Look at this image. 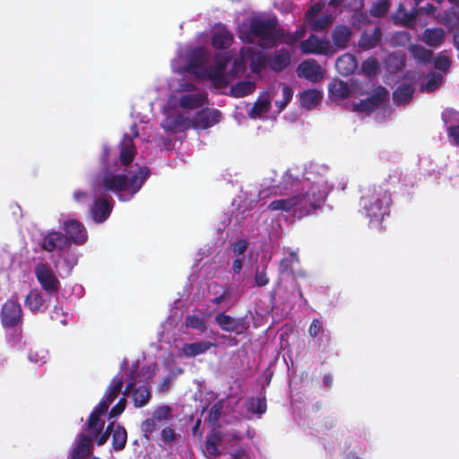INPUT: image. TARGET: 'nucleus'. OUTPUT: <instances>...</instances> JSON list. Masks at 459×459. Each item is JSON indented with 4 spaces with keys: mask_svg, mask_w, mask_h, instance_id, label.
Masks as SVG:
<instances>
[{
    "mask_svg": "<svg viewBox=\"0 0 459 459\" xmlns=\"http://www.w3.org/2000/svg\"><path fill=\"white\" fill-rule=\"evenodd\" d=\"M220 112L216 109L202 110L197 113H195L194 111L187 117L189 125L186 126H184L182 127H177L172 129L170 132H183L189 128L206 129L218 123L220 120Z\"/></svg>",
    "mask_w": 459,
    "mask_h": 459,
    "instance_id": "6e6552de",
    "label": "nucleus"
},
{
    "mask_svg": "<svg viewBox=\"0 0 459 459\" xmlns=\"http://www.w3.org/2000/svg\"><path fill=\"white\" fill-rule=\"evenodd\" d=\"M264 94L268 96L270 100H274V103L278 108L279 112H281L291 100L293 91L290 86L281 82H277L272 86L269 92Z\"/></svg>",
    "mask_w": 459,
    "mask_h": 459,
    "instance_id": "a211bd4d",
    "label": "nucleus"
},
{
    "mask_svg": "<svg viewBox=\"0 0 459 459\" xmlns=\"http://www.w3.org/2000/svg\"><path fill=\"white\" fill-rule=\"evenodd\" d=\"M359 92V90L353 85L351 90L347 83L342 81L335 80L329 85L330 95L336 100H342L348 97L351 93Z\"/></svg>",
    "mask_w": 459,
    "mask_h": 459,
    "instance_id": "bb28decb",
    "label": "nucleus"
},
{
    "mask_svg": "<svg viewBox=\"0 0 459 459\" xmlns=\"http://www.w3.org/2000/svg\"><path fill=\"white\" fill-rule=\"evenodd\" d=\"M333 22V16L331 13H324L316 19L311 24L310 29H328Z\"/></svg>",
    "mask_w": 459,
    "mask_h": 459,
    "instance_id": "37998d69",
    "label": "nucleus"
},
{
    "mask_svg": "<svg viewBox=\"0 0 459 459\" xmlns=\"http://www.w3.org/2000/svg\"><path fill=\"white\" fill-rule=\"evenodd\" d=\"M379 69V64L375 58H368L362 64V71L368 76L375 75Z\"/></svg>",
    "mask_w": 459,
    "mask_h": 459,
    "instance_id": "09e8293b",
    "label": "nucleus"
},
{
    "mask_svg": "<svg viewBox=\"0 0 459 459\" xmlns=\"http://www.w3.org/2000/svg\"><path fill=\"white\" fill-rule=\"evenodd\" d=\"M271 101L267 95L264 93L261 95L258 100L254 103L249 110V117L251 118H264L270 110Z\"/></svg>",
    "mask_w": 459,
    "mask_h": 459,
    "instance_id": "a878e982",
    "label": "nucleus"
},
{
    "mask_svg": "<svg viewBox=\"0 0 459 459\" xmlns=\"http://www.w3.org/2000/svg\"><path fill=\"white\" fill-rule=\"evenodd\" d=\"M437 21L447 29H459V3L452 4L443 15H437Z\"/></svg>",
    "mask_w": 459,
    "mask_h": 459,
    "instance_id": "b1692460",
    "label": "nucleus"
},
{
    "mask_svg": "<svg viewBox=\"0 0 459 459\" xmlns=\"http://www.w3.org/2000/svg\"><path fill=\"white\" fill-rule=\"evenodd\" d=\"M391 198L380 186H369L363 192L360 200L362 214L368 219L370 228L380 227L385 216L389 215Z\"/></svg>",
    "mask_w": 459,
    "mask_h": 459,
    "instance_id": "423d86ee",
    "label": "nucleus"
},
{
    "mask_svg": "<svg viewBox=\"0 0 459 459\" xmlns=\"http://www.w3.org/2000/svg\"><path fill=\"white\" fill-rule=\"evenodd\" d=\"M209 293L211 294V301L217 305L229 307L231 305L230 292L217 283H211L209 286Z\"/></svg>",
    "mask_w": 459,
    "mask_h": 459,
    "instance_id": "5701e85b",
    "label": "nucleus"
},
{
    "mask_svg": "<svg viewBox=\"0 0 459 459\" xmlns=\"http://www.w3.org/2000/svg\"><path fill=\"white\" fill-rule=\"evenodd\" d=\"M222 443L221 436L215 431L210 433L205 441V455L208 457L218 456L221 452L219 450L220 445Z\"/></svg>",
    "mask_w": 459,
    "mask_h": 459,
    "instance_id": "c756f323",
    "label": "nucleus"
},
{
    "mask_svg": "<svg viewBox=\"0 0 459 459\" xmlns=\"http://www.w3.org/2000/svg\"><path fill=\"white\" fill-rule=\"evenodd\" d=\"M323 91L316 89H309L301 92L299 96L300 106L306 109H313L322 101Z\"/></svg>",
    "mask_w": 459,
    "mask_h": 459,
    "instance_id": "4be33fe9",
    "label": "nucleus"
},
{
    "mask_svg": "<svg viewBox=\"0 0 459 459\" xmlns=\"http://www.w3.org/2000/svg\"><path fill=\"white\" fill-rule=\"evenodd\" d=\"M95 189V198L90 204V214L92 220L97 223L104 222L110 215L113 209V199L110 196L97 194Z\"/></svg>",
    "mask_w": 459,
    "mask_h": 459,
    "instance_id": "9d476101",
    "label": "nucleus"
},
{
    "mask_svg": "<svg viewBox=\"0 0 459 459\" xmlns=\"http://www.w3.org/2000/svg\"><path fill=\"white\" fill-rule=\"evenodd\" d=\"M370 22L368 15L360 11L355 10L351 16V23L355 29H359L363 25H368Z\"/></svg>",
    "mask_w": 459,
    "mask_h": 459,
    "instance_id": "a18cd8bd",
    "label": "nucleus"
},
{
    "mask_svg": "<svg viewBox=\"0 0 459 459\" xmlns=\"http://www.w3.org/2000/svg\"><path fill=\"white\" fill-rule=\"evenodd\" d=\"M351 38V30H333V47L344 48Z\"/></svg>",
    "mask_w": 459,
    "mask_h": 459,
    "instance_id": "79ce46f5",
    "label": "nucleus"
},
{
    "mask_svg": "<svg viewBox=\"0 0 459 459\" xmlns=\"http://www.w3.org/2000/svg\"><path fill=\"white\" fill-rule=\"evenodd\" d=\"M255 88V82L251 81H242L231 87V92L235 97L240 98L253 92Z\"/></svg>",
    "mask_w": 459,
    "mask_h": 459,
    "instance_id": "473e14b6",
    "label": "nucleus"
},
{
    "mask_svg": "<svg viewBox=\"0 0 459 459\" xmlns=\"http://www.w3.org/2000/svg\"><path fill=\"white\" fill-rule=\"evenodd\" d=\"M48 359V352L45 351H40L39 352H36L35 354H30L29 359L33 362H46Z\"/></svg>",
    "mask_w": 459,
    "mask_h": 459,
    "instance_id": "bf43d9fd",
    "label": "nucleus"
},
{
    "mask_svg": "<svg viewBox=\"0 0 459 459\" xmlns=\"http://www.w3.org/2000/svg\"><path fill=\"white\" fill-rule=\"evenodd\" d=\"M392 18L394 25L407 28H413L418 19L415 7L412 11H407L403 4H399Z\"/></svg>",
    "mask_w": 459,
    "mask_h": 459,
    "instance_id": "412c9836",
    "label": "nucleus"
},
{
    "mask_svg": "<svg viewBox=\"0 0 459 459\" xmlns=\"http://www.w3.org/2000/svg\"><path fill=\"white\" fill-rule=\"evenodd\" d=\"M25 307L33 313L43 312L46 308L43 295L38 290H31L25 298Z\"/></svg>",
    "mask_w": 459,
    "mask_h": 459,
    "instance_id": "393cba45",
    "label": "nucleus"
},
{
    "mask_svg": "<svg viewBox=\"0 0 459 459\" xmlns=\"http://www.w3.org/2000/svg\"><path fill=\"white\" fill-rule=\"evenodd\" d=\"M185 325L186 328L195 329L201 333L205 332L207 329L204 318L197 315L187 316L185 320Z\"/></svg>",
    "mask_w": 459,
    "mask_h": 459,
    "instance_id": "c9c22d12",
    "label": "nucleus"
},
{
    "mask_svg": "<svg viewBox=\"0 0 459 459\" xmlns=\"http://www.w3.org/2000/svg\"><path fill=\"white\" fill-rule=\"evenodd\" d=\"M443 81V76L440 74L430 73L426 82L421 85V89L425 91L430 92L437 89Z\"/></svg>",
    "mask_w": 459,
    "mask_h": 459,
    "instance_id": "4c0bfd02",
    "label": "nucleus"
},
{
    "mask_svg": "<svg viewBox=\"0 0 459 459\" xmlns=\"http://www.w3.org/2000/svg\"><path fill=\"white\" fill-rule=\"evenodd\" d=\"M219 414H220L219 408L216 405L213 406L210 411L211 420L212 419L213 420H216L219 417Z\"/></svg>",
    "mask_w": 459,
    "mask_h": 459,
    "instance_id": "69168bd1",
    "label": "nucleus"
},
{
    "mask_svg": "<svg viewBox=\"0 0 459 459\" xmlns=\"http://www.w3.org/2000/svg\"><path fill=\"white\" fill-rule=\"evenodd\" d=\"M278 30H239V38L263 48H271L276 42Z\"/></svg>",
    "mask_w": 459,
    "mask_h": 459,
    "instance_id": "ddd939ff",
    "label": "nucleus"
},
{
    "mask_svg": "<svg viewBox=\"0 0 459 459\" xmlns=\"http://www.w3.org/2000/svg\"><path fill=\"white\" fill-rule=\"evenodd\" d=\"M269 280L264 271L257 270L255 276V282L257 286H264L268 283Z\"/></svg>",
    "mask_w": 459,
    "mask_h": 459,
    "instance_id": "4d7b16f0",
    "label": "nucleus"
},
{
    "mask_svg": "<svg viewBox=\"0 0 459 459\" xmlns=\"http://www.w3.org/2000/svg\"><path fill=\"white\" fill-rule=\"evenodd\" d=\"M244 455L245 452L243 450H239L236 453L230 454V459H241Z\"/></svg>",
    "mask_w": 459,
    "mask_h": 459,
    "instance_id": "774afa93",
    "label": "nucleus"
},
{
    "mask_svg": "<svg viewBox=\"0 0 459 459\" xmlns=\"http://www.w3.org/2000/svg\"><path fill=\"white\" fill-rule=\"evenodd\" d=\"M218 343L212 341H200L195 342H184L180 347L177 346V355L179 358H192L204 354Z\"/></svg>",
    "mask_w": 459,
    "mask_h": 459,
    "instance_id": "2eb2a0df",
    "label": "nucleus"
},
{
    "mask_svg": "<svg viewBox=\"0 0 459 459\" xmlns=\"http://www.w3.org/2000/svg\"><path fill=\"white\" fill-rule=\"evenodd\" d=\"M247 409L249 412L262 415L266 411V403L264 398H252L247 403Z\"/></svg>",
    "mask_w": 459,
    "mask_h": 459,
    "instance_id": "58836bf2",
    "label": "nucleus"
},
{
    "mask_svg": "<svg viewBox=\"0 0 459 459\" xmlns=\"http://www.w3.org/2000/svg\"><path fill=\"white\" fill-rule=\"evenodd\" d=\"M225 437H229L230 441H238L241 438L240 435L237 432L226 434Z\"/></svg>",
    "mask_w": 459,
    "mask_h": 459,
    "instance_id": "338daca9",
    "label": "nucleus"
},
{
    "mask_svg": "<svg viewBox=\"0 0 459 459\" xmlns=\"http://www.w3.org/2000/svg\"><path fill=\"white\" fill-rule=\"evenodd\" d=\"M322 331V325L317 319H314L309 326V334L313 337L316 336Z\"/></svg>",
    "mask_w": 459,
    "mask_h": 459,
    "instance_id": "680f3d73",
    "label": "nucleus"
},
{
    "mask_svg": "<svg viewBox=\"0 0 459 459\" xmlns=\"http://www.w3.org/2000/svg\"><path fill=\"white\" fill-rule=\"evenodd\" d=\"M231 56L228 52L220 54L212 65H208V54L203 47H186L171 62L176 75L168 85L170 94L164 106L165 119L161 126L166 131L189 125L187 117L207 102V93L198 85L200 79L210 81L215 87H224L233 79L226 67Z\"/></svg>",
    "mask_w": 459,
    "mask_h": 459,
    "instance_id": "f257e3e1",
    "label": "nucleus"
},
{
    "mask_svg": "<svg viewBox=\"0 0 459 459\" xmlns=\"http://www.w3.org/2000/svg\"><path fill=\"white\" fill-rule=\"evenodd\" d=\"M335 65L340 74L349 75L357 68V61L352 55L345 54L337 59Z\"/></svg>",
    "mask_w": 459,
    "mask_h": 459,
    "instance_id": "cd10ccee",
    "label": "nucleus"
},
{
    "mask_svg": "<svg viewBox=\"0 0 459 459\" xmlns=\"http://www.w3.org/2000/svg\"><path fill=\"white\" fill-rule=\"evenodd\" d=\"M421 38L427 45L437 47L444 40L445 35L443 30H424Z\"/></svg>",
    "mask_w": 459,
    "mask_h": 459,
    "instance_id": "72a5a7b5",
    "label": "nucleus"
},
{
    "mask_svg": "<svg viewBox=\"0 0 459 459\" xmlns=\"http://www.w3.org/2000/svg\"><path fill=\"white\" fill-rule=\"evenodd\" d=\"M414 7H415L418 18H420V16L421 14H427L429 16L433 15L436 19L437 17V15H435V12H436L437 8L434 6V4H432L430 3H428L426 5L421 6V7H419V5L418 6L415 5Z\"/></svg>",
    "mask_w": 459,
    "mask_h": 459,
    "instance_id": "3c124183",
    "label": "nucleus"
},
{
    "mask_svg": "<svg viewBox=\"0 0 459 459\" xmlns=\"http://www.w3.org/2000/svg\"><path fill=\"white\" fill-rule=\"evenodd\" d=\"M123 386V377L116 376L110 383L106 394L100 403L95 407L88 420L87 429L79 435L75 441L74 446L70 453V459H82L91 452L92 439L97 441L99 446L104 445L109 435H112V446L117 451L122 450L127 440V433L126 429L120 426L111 422L105 432L104 420L100 416L105 414L108 405L120 394Z\"/></svg>",
    "mask_w": 459,
    "mask_h": 459,
    "instance_id": "20e7f679",
    "label": "nucleus"
},
{
    "mask_svg": "<svg viewBox=\"0 0 459 459\" xmlns=\"http://www.w3.org/2000/svg\"><path fill=\"white\" fill-rule=\"evenodd\" d=\"M381 38L380 30H365L359 46L362 49H370L377 46Z\"/></svg>",
    "mask_w": 459,
    "mask_h": 459,
    "instance_id": "7c9ffc66",
    "label": "nucleus"
},
{
    "mask_svg": "<svg viewBox=\"0 0 459 459\" xmlns=\"http://www.w3.org/2000/svg\"><path fill=\"white\" fill-rule=\"evenodd\" d=\"M215 321L226 332H238L239 327L238 320L224 314L217 315Z\"/></svg>",
    "mask_w": 459,
    "mask_h": 459,
    "instance_id": "2f4dec72",
    "label": "nucleus"
},
{
    "mask_svg": "<svg viewBox=\"0 0 459 459\" xmlns=\"http://www.w3.org/2000/svg\"><path fill=\"white\" fill-rule=\"evenodd\" d=\"M131 132L132 135H124L116 152L103 145L104 171L97 179L98 188L116 193L122 202L132 199L149 177L147 167L131 164L136 152L133 142V137L138 135L135 125L132 126Z\"/></svg>",
    "mask_w": 459,
    "mask_h": 459,
    "instance_id": "7ed1b4c3",
    "label": "nucleus"
},
{
    "mask_svg": "<svg viewBox=\"0 0 459 459\" xmlns=\"http://www.w3.org/2000/svg\"><path fill=\"white\" fill-rule=\"evenodd\" d=\"M243 25L248 26V29H276L278 19L273 13L252 12L245 19Z\"/></svg>",
    "mask_w": 459,
    "mask_h": 459,
    "instance_id": "4468645a",
    "label": "nucleus"
},
{
    "mask_svg": "<svg viewBox=\"0 0 459 459\" xmlns=\"http://www.w3.org/2000/svg\"><path fill=\"white\" fill-rule=\"evenodd\" d=\"M161 437L164 442L170 444L176 441L178 435L173 429L167 427L162 429Z\"/></svg>",
    "mask_w": 459,
    "mask_h": 459,
    "instance_id": "864d4df0",
    "label": "nucleus"
},
{
    "mask_svg": "<svg viewBox=\"0 0 459 459\" xmlns=\"http://www.w3.org/2000/svg\"><path fill=\"white\" fill-rule=\"evenodd\" d=\"M390 5L389 0H377L372 4L369 13L371 16L376 18L384 17L387 13Z\"/></svg>",
    "mask_w": 459,
    "mask_h": 459,
    "instance_id": "f704fd0d",
    "label": "nucleus"
},
{
    "mask_svg": "<svg viewBox=\"0 0 459 459\" xmlns=\"http://www.w3.org/2000/svg\"><path fill=\"white\" fill-rule=\"evenodd\" d=\"M1 321L4 327H13L22 321V310L17 297H11L3 305Z\"/></svg>",
    "mask_w": 459,
    "mask_h": 459,
    "instance_id": "9b49d317",
    "label": "nucleus"
},
{
    "mask_svg": "<svg viewBox=\"0 0 459 459\" xmlns=\"http://www.w3.org/2000/svg\"><path fill=\"white\" fill-rule=\"evenodd\" d=\"M359 94H368V97L358 103H354L353 109L359 113L368 114L384 104L388 92L385 88L379 86L374 89L371 92L365 91L363 92H359Z\"/></svg>",
    "mask_w": 459,
    "mask_h": 459,
    "instance_id": "1a4fd4ad",
    "label": "nucleus"
},
{
    "mask_svg": "<svg viewBox=\"0 0 459 459\" xmlns=\"http://www.w3.org/2000/svg\"><path fill=\"white\" fill-rule=\"evenodd\" d=\"M74 199L78 204H85L88 201V194L84 191L76 190L74 192Z\"/></svg>",
    "mask_w": 459,
    "mask_h": 459,
    "instance_id": "e2e57ef3",
    "label": "nucleus"
},
{
    "mask_svg": "<svg viewBox=\"0 0 459 459\" xmlns=\"http://www.w3.org/2000/svg\"><path fill=\"white\" fill-rule=\"evenodd\" d=\"M414 88L411 83H402L393 94V98L395 103L398 105H403L408 103L413 95Z\"/></svg>",
    "mask_w": 459,
    "mask_h": 459,
    "instance_id": "c85d7f7f",
    "label": "nucleus"
},
{
    "mask_svg": "<svg viewBox=\"0 0 459 459\" xmlns=\"http://www.w3.org/2000/svg\"><path fill=\"white\" fill-rule=\"evenodd\" d=\"M328 167L310 164L302 174L298 169H290L283 176L284 187L290 193L273 201L271 211L290 212L295 216L310 215L325 204L333 188Z\"/></svg>",
    "mask_w": 459,
    "mask_h": 459,
    "instance_id": "f03ea898",
    "label": "nucleus"
},
{
    "mask_svg": "<svg viewBox=\"0 0 459 459\" xmlns=\"http://www.w3.org/2000/svg\"><path fill=\"white\" fill-rule=\"evenodd\" d=\"M290 59L287 51H279L268 57L262 52H255L253 47H246L242 49L239 58L235 59L230 73L233 74L235 78L238 73L244 71L247 62L250 63L253 72H259L265 66H270L273 70L279 72L290 64Z\"/></svg>",
    "mask_w": 459,
    "mask_h": 459,
    "instance_id": "39448f33",
    "label": "nucleus"
},
{
    "mask_svg": "<svg viewBox=\"0 0 459 459\" xmlns=\"http://www.w3.org/2000/svg\"><path fill=\"white\" fill-rule=\"evenodd\" d=\"M34 273L46 291L52 293L58 290L59 281L50 264L43 262L38 263L35 265Z\"/></svg>",
    "mask_w": 459,
    "mask_h": 459,
    "instance_id": "f8f14e48",
    "label": "nucleus"
},
{
    "mask_svg": "<svg viewBox=\"0 0 459 459\" xmlns=\"http://www.w3.org/2000/svg\"><path fill=\"white\" fill-rule=\"evenodd\" d=\"M155 420L148 419L142 423L141 429L145 435L152 433L155 429Z\"/></svg>",
    "mask_w": 459,
    "mask_h": 459,
    "instance_id": "052dcab7",
    "label": "nucleus"
},
{
    "mask_svg": "<svg viewBox=\"0 0 459 459\" xmlns=\"http://www.w3.org/2000/svg\"><path fill=\"white\" fill-rule=\"evenodd\" d=\"M297 74L299 77H303L315 82L323 78L324 70L315 60L308 59L298 66Z\"/></svg>",
    "mask_w": 459,
    "mask_h": 459,
    "instance_id": "aec40b11",
    "label": "nucleus"
},
{
    "mask_svg": "<svg viewBox=\"0 0 459 459\" xmlns=\"http://www.w3.org/2000/svg\"><path fill=\"white\" fill-rule=\"evenodd\" d=\"M69 246L68 238L59 231H50L47 233L40 242L41 248L49 253L64 251Z\"/></svg>",
    "mask_w": 459,
    "mask_h": 459,
    "instance_id": "f3484780",
    "label": "nucleus"
},
{
    "mask_svg": "<svg viewBox=\"0 0 459 459\" xmlns=\"http://www.w3.org/2000/svg\"><path fill=\"white\" fill-rule=\"evenodd\" d=\"M301 49L307 54H330L334 52V48L331 42L326 40L325 37L311 35L307 40L300 44Z\"/></svg>",
    "mask_w": 459,
    "mask_h": 459,
    "instance_id": "dca6fc26",
    "label": "nucleus"
},
{
    "mask_svg": "<svg viewBox=\"0 0 459 459\" xmlns=\"http://www.w3.org/2000/svg\"><path fill=\"white\" fill-rule=\"evenodd\" d=\"M247 243L245 240L238 241L233 247L235 256H241L247 250Z\"/></svg>",
    "mask_w": 459,
    "mask_h": 459,
    "instance_id": "13d9d810",
    "label": "nucleus"
},
{
    "mask_svg": "<svg viewBox=\"0 0 459 459\" xmlns=\"http://www.w3.org/2000/svg\"><path fill=\"white\" fill-rule=\"evenodd\" d=\"M290 259H283L281 262V264H280V270L281 272H285L287 271L293 263L295 262H298V257H297V254L295 252H290Z\"/></svg>",
    "mask_w": 459,
    "mask_h": 459,
    "instance_id": "6e6d98bb",
    "label": "nucleus"
},
{
    "mask_svg": "<svg viewBox=\"0 0 459 459\" xmlns=\"http://www.w3.org/2000/svg\"><path fill=\"white\" fill-rule=\"evenodd\" d=\"M410 51L413 57L419 63H426L430 60L432 56V52L430 50H427L424 48L417 45H412L410 47Z\"/></svg>",
    "mask_w": 459,
    "mask_h": 459,
    "instance_id": "ea45409f",
    "label": "nucleus"
},
{
    "mask_svg": "<svg viewBox=\"0 0 459 459\" xmlns=\"http://www.w3.org/2000/svg\"><path fill=\"white\" fill-rule=\"evenodd\" d=\"M451 63V59L444 53H439L434 60L435 67L443 73L449 70Z\"/></svg>",
    "mask_w": 459,
    "mask_h": 459,
    "instance_id": "de8ad7c7",
    "label": "nucleus"
},
{
    "mask_svg": "<svg viewBox=\"0 0 459 459\" xmlns=\"http://www.w3.org/2000/svg\"><path fill=\"white\" fill-rule=\"evenodd\" d=\"M67 314L63 312L61 308L56 307L52 313H51V318L54 321L59 322L61 325H67Z\"/></svg>",
    "mask_w": 459,
    "mask_h": 459,
    "instance_id": "603ef678",
    "label": "nucleus"
},
{
    "mask_svg": "<svg viewBox=\"0 0 459 459\" xmlns=\"http://www.w3.org/2000/svg\"><path fill=\"white\" fill-rule=\"evenodd\" d=\"M132 394L136 407H143L146 405L150 400L151 394L150 390L146 385H140L136 387L135 377L133 375L127 379V385L124 393V396L118 401V403L112 408L109 412L110 418H115L121 414L125 408L126 395Z\"/></svg>",
    "mask_w": 459,
    "mask_h": 459,
    "instance_id": "0eeeda50",
    "label": "nucleus"
},
{
    "mask_svg": "<svg viewBox=\"0 0 459 459\" xmlns=\"http://www.w3.org/2000/svg\"><path fill=\"white\" fill-rule=\"evenodd\" d=\"M243 261L240 256H236L234 262H233V270L235 273H239L242 269Z\"/></svg>",
    "mask_w": 459,
    "mask_h": 459,
    "instance_id": "0e129e2a",
    "label": "nucleus"
},
{
    "mask_svg": "<svg viewBox=\"0 0 459 459\" xmlns=\"http://www.w3.org/2000/svg\"><path fill=\"white\" fill-rule=\"evenodd\" d=\"M442 118L448 129L451 126L459 124V112L453 108H447L442 113Z\"/></svg>",
    "mask_w": 459,
    "mask_h": 459,
    "instance_id": "c03bdc74",
    "label": "nucleus"
},
{
    "mask_svg": "<svg viewBox=\"0 0 459 459\" xmlns=\"http://www.w3.org/2000/svg\"><path fill=\"white\" fill-rule=\"evenodd\" d=\"M325 6V3L324 1H318L313 4L305 13L306 22L311 24L316 19H317V16L323 11Z\"/></svg>",
    "mask_w": 459,
    "mask_h": 459,
    "instance_id": "a19ab883",
    "label": "nucleus"
},
{
    "mask_svg": "<svg viewBox=\"0 0 459 459\" xmlns=\"http://www.w3.org/2000/svg\"><path fill=\"white\" fill-rule=\"evenodd\" d=\"M64 230L69 239V244L74 242L82 245L86 242L88 238L85 227L76 220H68L64 223Z\"/></svg>",
    "mask_w": 459,
    "mask_h": 459,
    "instance_id": "6ab92c4d",
    "label": "nucleus"
},
{
    "mask_svg": "<svg viewBox=\"0 0 459 459\" xmlns=\"http://www.w3.org/2000/svg\"><path fill=\"white\" fill-rule=\"evenodd\" d=\"M170 418V408L169 406H160L153 412V419L158 421L169 420Z\"/></svg>",
    "mask_w": 459,
    "mask_h": 459,
    "instance_id": "8fccbe9b",
    "label": "nucleus"
},
{
    "mask_svg": "<svg viewBox=\"0 0 459 459\" xmlns=\"http://www.w3.org/2000/svg\"><path fill=\"white\" fill-rule=\"evenodd\" d=\"M232 41V35L229 30H220L212 38V45L216 48H226Z\"/></svg>",
    "mask_w": 459,
    "mask_h": 459,
    "instance_id": "e433bc0d",
    "label": "nucleus"
},
{
    "mask_svg": "<svg viewBox=\"0 0 459 459\" xmlns=\"http://www.w3.org/2000/svg\"><path fill=\"white\" fill-rule=\"evenodd\" d=\"M404 63V55L396 52L389 55L388 59L386 61V65L390 69L398 70L403 65Z\"/></svg>",
    "mask_w": 459,
    "mask_h": 459,
    "instance_id": "49530a36",
    "label": "nucleus"
},
{
    "mask_svg": "<svg viewBox=\"0 0 459 459\" xmlns=\"http://www.w3.org/2000/svg\"><path fill=\"white\" fill-rule=\"evenodd\" d=\"M448 131V138L452 144L459 146V124L451 126Z\"/></svg>",
    "mask_w": 459,
    "mask_h": 459,
    "instance_id": "5fc2aeb1",
    "label": "nucleus"
}]
</instances>
